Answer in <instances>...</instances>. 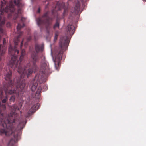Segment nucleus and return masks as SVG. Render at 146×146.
I'll use <instances>...</instances> for the list:
<instances>
[{"label": "nucleus", "mask_w": 146, "mask_h": 146, "mask_svg": "<svg viewBox=\"0 0 146 146\" xmlns=\"http://www.w3.org/2000/svg\"><path fill=\"white\" fill-rule=\"evenodd\" d=\"M80 2L78 1H75L74 3V7H72L71 12L76 14H78L80 11Z\"/></svg>", "instance_id": "nucleus-10"}, {"label": "nucleus", "mask_w": 146, "mask_h": 146, "mask_svg": "<svg viewBox=\"0 0 146 146\" xmlns=\"http://www.w3.org/2000/svg\"><path fill=\"white\" fill-rule=\"evenodd\" d=\"M6 43V39L5 38H3V44L4 45V47H5L4 45H5V44Z\"/></svg>", "instance_id": "nucleus-16"}, {"label": "nucleus", "mask_w": 146, "mask_h": 146, "mask_svg": "<svg viewBox=\"0 0 146 146\" xmlns=\"http://www.w3.org/2000/svg\"><path fill=\"white\" fill-rule=\"evenodd\" d=\"M17 45L16 46V49L19 51L17 49ZM43 49V46L42 45H41L37 44L35 45V50L36 52H34L31 54L33 62V66L31 69H28L30 66V63H28L26 66H25V65H24L22 64V60L25 54V50L24 49L21 50V54L19 58V62L17 60V55L19 53L17 54L15 52L12 55L9 52V54L12 56L11 60L9 63V66L11 68V69H13V70H15L16 68H17L18 72L21 74V78L24 77L25 76H27L28 78L33 72H35L37 70L38 67L36 64L37 62L39 60L38 53L42 51Z\"/></svg>", "instance_id": "nucleus-1"}, {"label": "nucleus", "mask_w": 146, "mask_h": 146, "mask_svg": "<svg viewBox=\"0 0 146 146\" xmlns=\"http://www.w3.org/2000/svg\"><path fill=\"white\" fill-rule=\"evenodd\" d=\"M69 43V40L67 36L65 35L61 37L59 43V51L57 56H56L55 59L54 60L55 68L57 70H58V67L60 65V62L63 53L64 51L67 49Z\"/></svg>", "instance_id": "nucleus-3"}, {"label": "nucleus", "mask_w": 146, "mask_h": 146, "mask_svg": "<svg viewBox=\"0 0 146 146\" xmlns=\"http://www.w3.org/2000/svg\"><path fill=\"white\" fill-rule=\"evenodd\" d=\"M9 71L6 76L5 80L8 81V83L4 86L3 90L6 95L2 100L3 103H5L7 100V96L9 95L15 94L17 96H19V92L24 88L25 84V80L21 76L18 79L17 82L15 80H11L12 77V72L9 68Z\"/></svg>", "instance_id": "nucleus-2"}, {"label": "nucleus", "mask_w": 146, "mask_h": 146, "mask_svg": "<svg viewBox=\"0 0 146 146\" xmlns=\"http://www.w3.org/2000/svg\"><path fill=\"white\" fill-rule=\"evenodd\" d=\"M31 39V36H29L27 38V40L28 41H30Z\"/></svg>", "instance_id": "nucleus-18"}, {"label": "nucleus", "mask_w": 146, "mask_h": 146, "mask_svg": "<svg viewBox=\"0 0 146 146\" xmlns=\"http://www.w3.org/2000/svg\"><path fill=\"white\" fill-rule=\"evenodd\" d=\"M34 81L36 82H33V83L31 87V90L32 92H34L36 90L38 86V82L41 84L44 81L42 76H41L39 74H37L35 76Z\"/></svg>", "instance_id": "nucleus-7"}, {"label": "nucleus", "mask_w": 146, "mask_h": 146, "mask_svg": "<svg viewBox=\"0 0 146 146\" xmlns=\"http://www.w3.org/2000/svg\"><path fill=\"white\" fill-rule=\"evenodd\" d=\"M39 108V104H36L33 105L32 107L30 110L28 111L27 113L25 115V116L26 117H28L33 114L35 111Z\"/></svg>", "instance_id": "nucleus-9"}, {"label": "nucleus", "mask_w": 146, "mask_h": 146, "mask_svg": "<svg viewBox=\"0 0 146 146\" xmlns=\"http://www.w3.org/2000/svg\"><path fill=\"white\" fill-rule=\"evenodd\" d=\"M59 33L58 31H56L55 33V36L58 37Z\"/></svg>", "instance_id": "nucleus-15"}, {"label": "nucleus", "mask_w": 146, "mask_h": 146, "mask_svg": "<svg viewBox=\"0 0 146 146\" xmlns=\"http://www.w3.org/2000/svg\"><path fill=\"white\" fill-rule=\"evenodd\" d=\"M40 8H39L38 9L37 12L38 13H39L40 12Z\"/></svg>", "instance_id": "nucleus-19"}, {"label": "nucleus", "mask_w": 146, "mask_h": 146, "mask_svg": "<svg viewBox=\"0 0 146 146\" xmlns=\"http://www.w3.org/2000/svg\"><path fill=\"white\" fill-rule=\"evenodd\" d=\"M26 19L24 17H22L21 19V21L23 22L22 25L20 24L19 23L17 26V28L18 31V33L19 35L16 38H15L14 40L15 46L14 47H13L11 44L10 45V46L9 48V53L11 54H13L15 52L18 54L19 51L16 49V46L18 45V43L19 42V38L22 36L23 34V32L19 31L21 28L23 27L25 25L24 21H25Z\"/></svg>", "instance_id": "nucleus-5"}, {"label": "nucleus", "mask_w": 146, "mask_h": 146, "mask_svg": "<svg viewBox=\"0 0 146 146\" xmlns=\"http://www.w3.org/2000/svg\"><path fill=\"white\" fill-rule=\"evenodd\" d=\"M42 60L40 64V70L43 74H47L50 73V70L48 63L46 60L45 57L42 56Z\"/></svg>", "instance_id": "nucleus-6"}, {"label": "nucleus", "mask_w": 146, "mask_h": 146, "mask_svg": "<svg viewBox=\"0 0 146 146\" xmlns=\"http://www.w3.org/2000/svg\"><path fill=\"white\" fill-rule=\"evenodd\" d=\"M23 41H22L21 42V46H20V48H21V47L22 46V45H23Z\"/></svg>", "instance_id": "nucleus-21"}, {"label": "nucleus", "mask_w": 146, "mask_h": 146, "mask_svg": "<svg viewBox=\"0 0 146 146\" xmlns=\"http://www.w3.org/2000/svg\"><path fill=\"white\" fill-rule=\"evenodd\" d=\"M15 96H12L10 98L9 101L10 102H14L15 101Z\"/></svg>", "instance_id": "nucleus-14"}, {"label": "nucleus", "mask_w": 146, "mask_h": 146, "mask_svg": "<svg viewBox=\"0 0 146 146\" xmlns=\"http://www.w3.org/2000/svg\"><path fill=\"white\" fill-rule=\"evenodd\" d=\"M48 7V5H46L45 6V8H47Z\"/></svg>", "instance_id": "nucleus-22"}, {"label": "nucleus", "mask_w": 146, "mask_h": 146, "mask_svg": "<svg viewBox=\"0 0 146 146\" xmlns=\"http://www.w3.org/2000/svg\"><path fill=\"white\" fill-rule=\"evenodd\" d=\"M64 6V3L63 2L62 3H60L59 2H56V5L55 8L52 10V15L55 16L56 14V11H57L60 10Z\"/></svg>", "instance_id": "nucleus-8"}, {"label": "nucleus", "mask_w": 146, "mask_h": 146, "mask_svg": "<svg viewBox=\"0 0 146 146\" xmlns=\"http://www.w3.org/2000/svg\"><path fill=\"white\" fill-rule=\"evenodd\" d=\"M66 9H65L64 10V13H65V12H66Z\"/></svg>", "instance_id": "nucleus-23"}, {"label": "nucleus", "mask_w": 146, "mask_h": 146, "mask_svg": "<svg viewBox=\"0 0 146 146\" xmlns=\"http://www.w3.org/2000/svg\"><path fill=\"white\" fill-rule=\"evenodd\" d=\"M60 25V22L58 18H57L56 19V21L54 25L53 26V28L55 29L56 28H58Z\"/></svg>", "instance_id": "nucleus-13"}, {"label": "nucleus", "mask_w": 146, "mask_h": 146, "mask_svg": "<svg viewBox=\"0 0 146 146\" xmlns=\"http://www.w3.org/2000/svg\"><path fill=\"white\" fill-rule=\"evenodd\" d=\"M57 38H58V37L55 36L54 37V41L56 40H57Z\"/></svg>", "instance_id": "nucleus-20"}, {"label": "nucleus", "mask_w": 146, "mask_h": 146, "mask_svg": "<svg viewBox=\"0 0 146 146\" xmlns=\"http://www.w3.org/2000/svg\"><path fill=\"white\" fill-rule=\"evenodd\" d=\"M49 12L47 11L45 13L41 18L37 19V22L38 25L41 30L42 29V26H45L47 32L49 33V30L51 27L53 19L49 16Z\"/></svg>", "instance_id": "nucleus-4"}, {"label": "nucleus", "mask_w": 146, "mask_h": 146, "mask_svg": "<svg viewBox=\"0 0 146 146\" xmlns=\"http://www.w3.org/2000/svg\"><path fill=\"white\" fill-rule=\"evenodd\" d=\"M68 32H69V35H72L74 33L75 27L72 25H68L67 27Z\"/></svg>", "instance_id": "nucleus-11"}, {"label": "nucleus", "mask_w": 146, "mask_h": 146, "mask_svg": "<svg viewBox=\"0 0 146 146\" xmlns=\"http://www.w3.org/2000/svg\"><path fill=\"white\" fill-rule=\"evenodd\" d=\"M47 89V88H45V90H46Z\"/></svg>", "instance_id": "nucleus-24"}, {"label": "nucleus", "mask_w": 146, "mask_h": 146, "mask_svg": "<svg viewBox=\"0 0 146 146\" xmlns=\"http://www.w3.org/2000/svg\"><path fill=\"white\" fill-rule=\"evenodd\" d=\"M42 88L40 86H38L36 92L35 94V98L36 99H39L40 96V92Z\"/></svg>", "instance_id": "nucleus-12"}, {"label": "nucleus", "mask_w": 146, "mask_h": 146, "mask_svg": "<svg viewBox=\"0 0 146 146\" xmlns=\"http://www.w3.org/2000/svg\"><path fill=\"white\" fill-rule=\"evenodd\" d=\"M6 26L7 27H10L11 26V24L10 23L8 22L6 24Z\"/></svg>", "instance_id": "nucleus-17"}]
</instances>
